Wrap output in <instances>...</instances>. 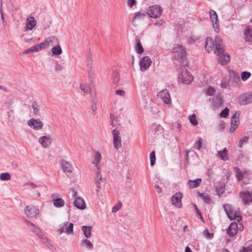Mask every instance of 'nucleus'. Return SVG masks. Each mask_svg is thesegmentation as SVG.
<instances>
[{"label":"nucleus","mask_w":252,"mask_h":252,"mask_svg":"<svg viewBox=\"0 0 252 252\" xmlns=\"http://www.w3.org/2000/svg\"><path fill=\"white\" fill-rule=\"evenodd\" d=\"M215 47V53L218 56V60L219 63L225 64L230 62V56L227 53H225L223 49V45L221 39L216 36L215 41L211 37H207L205 43L206 51L210 53Z\"/></svg>","instance_id":"1"},{"label":"nucleus","mask_w":252,"mask_h":252,"mask_svg":"<svg viewBox=\"0 0 252 252\" xmlns=\"http://www.w3.org/2000/svg\"><path fill=\"white\" fill-rule=\"evenodd\" d=\"M172 53L174 60L179 63L181 66L187 64L186 49L183 46L177 45L172 49Z\"/></svg>","instance_id":"2"},{"label":"nucleus","mask_w":252,"mask_h":252,"mask_svg":"<svg viewBox=\"0 0 252 252\" xmlns=\"http://www.w3.org/2000/svg\"><path fill=\"white\" fill-rule=\"evenodd\" d=\"M54 39V37H49L47 40L40 44L32 46L27 50L24 51L23 54H27L31 53L38 52L41 50L49 47L50 45V43L53 42Z\"/></svg>","instance_id":"3"},{"label":"nucleus","mask_w":252,"mask_h":252,"mask_svg":"<svg viewBox=\"0 0 252 252\" xmlns=\"http://www.w3.org/2000/svg\"><path fill=\"white\" fill-rule=\"evenodd\" d=\"M223 207L228 217L231 220L236 219L238 222L242 220L239 210L232 209L231 206L227 204L223 205Z\"/></svg>","instance_id":"4"},{"label":"nucleus","mask_w":252,"mask_h":252,"mask_svg":"<svg viewBox=\"0 0 252 252\" xmlns=\"http://www.w3.org/2000/svg\"><path fill=\"white\" fill-rule=\"evenodd\" d=\"M162 13V9L158 5L149 6L147 12V14L150 17L153 18H158L161 15Z\"/></svg>","instance_id":"5"},{"label":"nucleus","mask_w":252,"mask_h":252,"mask_svg":"<svg viewBox=\"0 0 252 252\" xmlns=\"http://www.w3.org/2000/svg\"><path fill=\"white\" fill-rule=\"evenodd\" d=\"M240 105H246L252 102V92L240 95L238 98Z\"/></svg>","instance_id":"6"},{"label":"nucleus","mask_w":252,"mask_h":252,"mask_svg":"<svg viewBox=\"0 0 252 252\" xmlns=\"http://www.w3.org/2000/svg\"><path fill=\"white\" fill-rule=\"evenodd\" d=\"M209 15L212 22L214 31L218 33L220 31V25L217 13L215 10L211 9L209 11Z\"/></svg>","instance_id":"7"},{"label":"nucleus","mask_w":252,"mask_h":252,"mask_svg":"<svg viewBox=\"0 0 252 252\" xmlns=\"http://www.w3.org/2000/svg\"><path fill=\"white\" fill-rule=\"evenodd\" d=\"M25 213L28 217L30 218H36L39 214L38 208L34 206H28L25 210Z\"/></svg>","instance_id":"8"},{"label":"nucleus","mask_w":252,"mask_h":252,"mask_svg":"<svg viewBox=\"0 0 252 252\" xmlns=\"http://www.w3.org/2000/svg\"><path fill=\"white\" fill-rule=\"evenodd\" d=\"M112 134L113 136V145L115 148L117 150L119 149L122 145L121 137L120 136V132L116 129L112 130Z\"/></svg>","instance_id":"9"},{"label":"nucleus","mask_w":252,"mask_h":252,"mask_svg":"<svg viewBox=\"0 0 252 252\" xmlns=\"http://www.w3.org/2000/svg\"><path fill=\"white\" fill-rule=\"evenodd\" d=\"M179 79L180 81L184 83L189 84L193 80V76L188 70H186L182 71L179 76Z\"/></svg>","instance_id":"10"},{"label":"nucleus","mask_w":252,"mask_h":252,"mask_svg":"<svg viewBox=\"0 0 252 252\" xmlns=\"http://www.w3.org/2000/svg\"><path fill=\"white\" fill-rule=\"evenodd\" d=\"M152 63L151 58L148 56H145L142 58L139 62L140 70L144 71L147 70Z\"/></svg>","instance_id":"11"},{"label":"nucleus","mask_w":252,"mask_h":252,"mask_svg":"<svg viewBox=\"0 0 252 252\" xmlns=\"http://www.w3.org/2000/svg\"><path fill=\"white\" fill-rule=\"evenodd\" d=\"M28 125L34 130L41 129L43 126V123L39 119H31L28 122Z\"/></svg>","instance_id":"12"},{"label":"nucleus","mask_w":252,"mask_h":252,"mask_svg":"<svg viewBox=\"0 0 252 252\" xmlns=\"http://www.w3.org/2000/svg\"><path fill=\"white\" fill-rule=\"evenodd\" d=\"M183 197V194L181 192L179 191L174 194L172 198V203L176 207L180 208L182 207V198Z\"/></svg>","instance_id":"13"},{"label":"nucleus","mask_w":252,"mask_h":252,"mask_svg":"<svg viewBox=\"0 0 252 252\" xmlns=\"http://www.w3.org/2000/svg\"><path fill=\"white\" fill-rule=\"evenodd\" d=\"M239 197L245 204H249L252 201V192L249 191H241Z\"/></svg>","instance_id":"14"},{"label":"nucleus","mask_w":252,"mask_h":252,"mask_svg":"<svg viewBox=\"0 0 252 252\" xmlns=\"http://www.w3.org/2000/svg\"><path fill=\"white\" fill-rule=\"evenodd\" d=\"M52 138L50 136H43L38 139V142L44 148H48L52 143Z\"/></svg>","instance_id":"15"},{"label":"nucleus","mask_w":252,"mask_h":252,"mask_svg":"<svg viewBox=\"0 0 252 252\" xmlns=\"http://www.w3.org/2000/svg\"><path fill=\"white\" fill-rule=\"evenodd\" d=\"M158 96L162 99L166 104H169L171 102L170 96L167 90H163L159 92Z\"/></svg>","instance_id":"16"},{"label":"nucleus","mask_w":252,"mask_h":252,"mask_svg":"<svg viewBox=\"0 0 252 252\" xmlns=\"http://www.w3.org/2000/svg\"><path fill=\"white\" fill-rule=\"evenodd\" d=\"M62 169L65 174L71 173L73 170L72 165L68 161L62 160L61 162Z\"/></svg>","instance_id":"17"},{"label":"nucleus","mask_w":252,"mask_h":252,"mask_svg":"<svg viewBox=\"0 0 252 252\" xmlns=\"http://www.w3.org/2000/svg\"><path fill=\"white\" fill-rule=\"evenodd\" d=\"M73 204L78 209L83 210L86 208L85 201L80 197H76L74 201Z\"/></svg>","instance_id":"18"},{"label":"nucleus","mask_w":252,"mask_h":252,"mask_svg":"<svg viewBox=\"0 0 252 252\" xmlns=\"http://www.w3.org/2000/svg\"><path fill=\"white\" fill-rule=\"evenodd\" d=\"M244 38L247 42H252V27L247 26L244 31Z\"/></svg>","instance_id":"19"},{"label":"nucleus","mask_w":252,"mask_h":252,"mask_svg":"<svg viewBox=\"0 0 252 252\" xmlns=\"http://www.w3.org/2000/svg\"><path fill=\"white\" fill-rule=\"evenodd\" d=\"M36 25V21L33 17H30L27 19L26 26L25 31L32 30Z\"/></svg>","instance_id":"20"},{"label":"nucleus","mask_w":252,"mask_h":252,"mask_svg":"<svg viewBox=\"0 0 252 252\" xmlns=\"http://www.w3.org/2000/svg\"><path fill=\"white\" fill-rule=\"evenodd\" d=\"M238 228L237 223L232 222L228 227L227 231V234L231 237H233L237 233V229Z\"/></svg>","instance_id":"21"},{"label":"nucleus","mask_w":252,"mask_h":252,"mask_svg":"<svg viewBox=\"0 0 252 252\" xmlns=\"http://www.w3.org/2000/svg\"><path fill=\"white\" fill-rule=\"evenodd\" d=\"M201 181V179H197L194 180H189L187 183V185L191 189L195 188L200 185Z\"/></svg>","instance_id":"22"},{"label":"nucleus","mask_w":252,"mask_h":252,"mask_svg":"<svg viewBox=\"0 0 252 252\" xmlns=\"http://www.w3.org/2000/svg\"><path fill=\"white\" fill-rule=\"evenodd\" d=\"M135 42L136 44L134 45V49L136 52L138 54H142L144 52V48L141 43L140 39L139 38H136Z\"/></svg>","instance_id":"23"},{"label":"nucleus","mask_w":252,"mask_h":252,"mask_svg":"<svg viewBox=\"0 0 252 252\" xmlns=\"http://www.w3.org/2000/svg\"><path fill=\"white\" fill-rule=\"evenodd\" d=\"M26 224L29 227V228L33 232L39 235L40 233V230L38 227H37L32 222L27 220L26 221Z\"/></svg>","instance_id":"24"},{"label":"nucleus","mask_w":252,"mask_h":252,"mask_svg":"<svg viewBox=\"0 0 252 252\" xmlns=\"http://www.w3.org/2000/svg\"><path fill=\"white\" fill-rule=\"evenodd\" d=\"M101 159V154L97 152H96L95 156L94 158V160L93 161V163L94 164L95 167L96 168L97 170L99 169V163L100 162Z\"/></svg>","instance_id":"25"},{"label":"nucleus","mask_w":252,"mask_h":252,"mask_svg":"<svg viewBox=\"0 0 252 252\" xmlns=\"http://www.w3.org/2000/svg\"><path fill=\"white\" fill-rule=\"evenodd\" d=\"M81 228L84 236L87 238H90L91 236L92 227L91 226L83 225L82 226Z\"/></svg>","instance_id":"26"},{"label":"nucleus","mask_w":252,"mask_h":252,"mask_svg":"<svg viewBox=\"0 0 252 252\" xmlns=\"http://www.w3.org/2000/svg\"><path fill=\"white\" fill-rule=\"evenodd\" d=\"M145 14L144 13L137 12L133 18L132 23L133 26H137V24L135 23V21L137 19H143L145 16Z\"/></svg>","instance_id":"27"},{"label":"nucleus","mask_w":252,"mask_h":252,"mask_svg":"<svg viewBox=\"0 0 252 252\" xmlns=\"http://www.w3.org/2000/svg\"><path fill=\"white\" fill-rule=\"evenodd\" d=\"M227 150L226 148H224L223 151H219L218 152V156L223 160H226L228 159Z\"/></svg>","instance_id":"28"},{"label":"nucleus","mask_w":252,"mask_h":252,"mask_svg":"<svg viewBox=\"0 0 252 252\" xmlns=\"http://www.w3.org/2000/svg\"><path fill=\"white\" fill-rule=\"evenodd\" d=\"M111 79L112 83L115 84H118L120 82V74L117 71H114L112 75Z\"/></svg>","instance_id":"29"},{"label":"nucleus","mask_w":252,"mask_h":252,"mask_svg":"<svg viewBox=\"0 0 252 252\" xmlns=\"http://www.w3.org/2000/svg\"><path fill=\"white\" fill-rule=\"evenodd\" d=\"M81 245L85 246L86 248L89 250H92L94 248L93 244L87 239L83 240L81 241Z\"/></svg>","instance_id":"30"},{"label":"nucleus","mask_w":252,"mask_h":252,"mask_svg":"<svg viewBox=\"0 0 252 252\" xmlns=\"http://www.w3.org/2000/svg\"><path fill=\"white\" fill-rule=\"evenodd\" d=\"M240 115V113H238V112L235 113L233 116H232L231 118V125L232 126H235L237 127L238 126L239 122L237 120V119H238V117Z\"/></svg>","instance_id":"31"},{"label":"nucleus","mask_w":252,"mask_h":252,"mask_svg":"<svg viewBox=\"0 0 252 252\" xmlns=\"http://www.w3.org/2000/svg\"><path fill=\"white\" fill-rule=\"evenodd\" d=\"M213 105L215 107H219L222 105L223 100L220 97L217 96L213 99Z\"/></svg>","instance_id":"32"},{"label":"nucleus","mask_w":252,"mask_h":252,"mask_svg":"<svg viewBox=\"0 0 252 252\" xmlns=\"http://www.w3.org/2000/svg\"><path fill=\"white\" fill-rule=\"evenodd\" d=\"M54 205L56 207H61L64 206V202L62 198H54L53 200Z\"/></svg>","instance_id":"33"},{"label":"nucleus","mask_w":252,"mask_h":252,"mask_svg":"<svg viewBox=\"0 0 252 252\" xmlns=\"http://www.w3.org/2000/svg\"><path fill=\"white\" fill-rule=\"evenodd\" d=\"M197 196L200 197L204 202L206 203H209L210 201V198L208 194H206L203 193L197 192Z\"/></svg>","instance_id":"34"},{"label":"nucleus","mask_w":252,"mask_h":252,"mask_svg":"<svg viewBox=\"0 0 252 252\" xmlns=\"http://www.w3.org/2000/svg\"><path fill=\"white\" fill-rule=\"evenodd\" d=\"M103 180V179L100 174L99 169L97 170V171H96V173L95 177V183H96V184H97V188H100V181H102Z\"/></svg>","instance_id":"35"},{"label":"nucleus","mask_w":252,"mask_h":252,"mask_svg":"<svg viewBox=\"0 0 252 252\" xmlns=\"http://www.w3.org/2000/svg\"><path fill=\"white\" fill-rule=\"evenodd\" d=\"M52 52L53 54L54 55H59L62 54V50L61 46L59 45H57L53 47Z\"/></svg>","instance_id":"36"},{"label":"nucleus","mask_w":252,"mask_h":252,"mask_svg":"<svg viewBox=\"0 0 252 252\" xmlns=\"http://www.w3.org/2000/svg\"><path fill=\"white\" fill-rule=\"evenodd\" d=\"M32 107L33 109V112L35 115H39V106L36 102H33L32 103Z\"/></svg>","instance_id":"37"},{"label":"nucleus","mask_w":252,"mask_h":252,"mask_svg":"<svg viewBox=\"0 0 252 252\" xmlns=\"http://www.w3.org/2000/svg\"><path fill=\"white\" fill-rule=\"evenodd\" d=\"M11 179V175L8 172L2 173L0 175V179L1 181H9Z\"/></svg>","instance_id":"38"},{"label":"nucleus","mask_w":252,"mask_h":252,"mask_svg":"<svg viewBox=\"0 0 252 252\" xmlns=\"http://www.w3.org/2000/svg\"><path fill=\"white\" fill-rule=\"evenodd\" d=\"M244 174L242 173L240 169H237L236 172V178L238 181H241L243 179Z\"/></svg>","instance_id":"39"},{"label":"nucleus","mask_w":252,"mask_h":252,"mask_svg":"<svg viewBox=\"0 0 252 252\" xmlns=\"http://www.w3.org/2000/svg\"><path fill=\"white\" fill-rule=\"evenodd\" d=\"M65 233L67 234L73 233V224L72 223H68L67 226L65 227Z\"/></svg>","instance_id":"40"},{"label":"nucleus","mask_w":252,"mask_h":252,"mask_svg":"<svg viewBox=\"0 0 252 252\" xmlns=\"http://www.w3.org/2000/svg\"><path fill=\"white\" fill-rule=\"evenodd\" d=\"M189 120L190 123L196 126L198 124V121L196 118V115L195 114H193L192 115L189 116Z\"/></svg>","instance_id":"41"},{"label":"nucleus","mask_w":252,"mask_h":252,"mask_svg":"<svg viewBox=\"0 0 252 252\" xmlns=\"http://www.w3.org/2000/svg\"><path fill=\"white\" fill-rule=\"evenodd\" d=\"M110 119H111V125L113 126H116L118 125H119V122L118 120V118L115 117L113 115H110Z\"/></svg>","instance_id":"42"},{"label":"nucleus","mask_w":252,"mask_h":252,"mask_svg":"<svg viewBox=\"0 0 252 252\" xmlns=\"http://www.w3.org/2000/svg\"><path fill=\"white\" fill-rule=\"evenodd\" d=\"M40 238L43 239V243H44L49 249H54V246L48 242V239H47L45 237H44L43 235H41Z\"/></svg>","instance_id":"43"},{"label":"nucleus","mask_w":252,"mask_h":252,"mask_svg":"<svg viewBox=\"0 0 252 252\" xmlns=\"http://www.w3.org/2000/svg\"><path fill=\"white\" fill-rule=\"evenodd\" d=\"M249 139V138L248 136H244V137L240 139L239 142V146L241 148L242 147L244 143H247L248 142Z\"/></svg>","instance_id":"44"},{"label":"nucleus","mask_w":252,"mask_h":252,"mask_svg":"<svg viewBox=\"0 0 252 252\" xmlns=\"http://www.w3.org/2000/svg\"><path fill=\"white\" fill-rule=\"evenodd\" d=\"M251 75L250 72L244 71L242 72L241 79L243 81H245L251 76Z\"/></svg>","instance_id":"45"},{"label":"nucleus","mask_w":252,"mask_h":252,"mask_svg":"<svg viewBox=\"0 0 252 252\" xmlns=\"http://www.w3.org/2000/svg\"><path fill=\"white\" fill-rule=\"evenodd\" d=\"M215 90L212 87H209L205 91V94L206 95H213L215 94Z\"/></svg>","instance_id":"46"},{"label":"nucleus","mask_w":252,"mask_h":252,"mask_svg":"<svg viewBox=\"0 0 252 252\" xmlns=\"http://www.w3.org/2000/svg\"><path fill=\"white\" fill-rule=\"evenodd\" d=\"M150 158L151 160V165L153 166L155 163L156 161V154L155 151H153L150 155Z\"/></svg>","instance_id":"47"},{"label":"nucleus","mask_w":252,"mask_h":252,"mask_svg":"<svg viewBox=\"0 0 252 252\" xmlns=\"http://www.w3.org/2000/svg\"><path fill=\"white\" fill-rule=\"evenodd\" d=\"M229 109L227 108H225L220 113V117L226 118L228 115Z\"/></svg>","instance_id":"48"},{"label":"nucleus","mask_w":252,"mask_h":252,"mask_svg":"<svg viewBox=\"0 0 252 252\" xmlns=\"http://www.w3.org/2000/svg\"><path fill=\"white\" fill-rule=\"evenodd\" d=\"M6 115L7 116L8 121L12 122L14 121V117L13 115V111H9L7 112Z\"/></svg>","instance_id":"49"},{"label":"nucleus","mask_w":252,"mask_h":252,"mask_svg":"<svg viewBox=\"0 0 252 252\" xmlns=\"http://www.w3.org/2000/svg\"><path fill=\"white\" fill-rule=\"evenodd\" d=\"M122 206V204L121 202L118 203L113 206L112 208V212L113 213H115L118 211Z\"/></svg>","instance_id":"50"},{"label":"nucleus","mask_w":252,"mask_h":252,"mask_svg":"<svg viewBox=\"0 0 252 252\" xmlns=\"http://www.w3.org/2000/svg\"><path fill=\"white\" fill-rule=\"evenodd\" d=\"M80 88L82 92L85 94L89 93L90 92V88L88 86L81 85Z\"/></svg>","instance_id":"51"},{"label":"nucleus","mask_w":252,"mask_h":252,"mask_svg":"<svg viewBox=\"0 0 252 252\" xmlns=\"http://www.w3.org/2000/svg\"><path fill=\"white\" fill-rule=\"evenodd\" d=\"M68 224V222H65L63 223V226L61 227L58 230V231L60 233L62 234L64 232H65V227L67 226Z\"/></svg>","instance_id":"52"},{"label":"nucleus","mask_w":252,"mask_h":252,"mask_svg":"<svg viewBox=\"0 0 252 252\" xmlns=\"http://www.w3.org/2000/svg\"><path fill=\"white\" fill-rule=\"evenodd\" d=\"M97 109L96 103L94 101V99H93V103L92 104L91 109L92 111V114H94L95 111Z\"/></svg>","instance_id":"53"},{"label":"nucleus","mask_w":252,"mask_h":252,"mask_svg":"<svg viewBox=\"0 0 252 252\" xmlns=\"http://www.w3.org/2000/svg\"><path fill=\"white\" fill-rule=\"evenodd\" d=\"M202 140V138H199L196 142V143H195V145H196V148L198 150H200L201 147H202V142L201 141Z\"/></svg>","instance_id":"54"},{"label":"nucleus","mask_w":252,"mask_h":252,"mask_svg":"<svg viewBox=\"0 0 252 252\" xmlns=\"http://www.w3.org/2000/svg\"><path fill=\"white\" fill-rule=\"evenodd\" d=\"M252 251V249L250 247H243L240 249V252H251Z\"/></svg>","instance_id":"55"},{"label":"nucleus","mask_w":252,"mask_h":252,"mask_svg":"<svg viewBox=\"0 0 252 252\" xmlns=\"http://www.w3.org/2000/svg\"><path fill=\"white\" fill-rule=\"evenodd\" d=\"M135 3V0H127V4L130 7H132Z\"/></svg>","instance_id":"56"},{"label":"nucleus","mask_w":252,"mask_h":252,"mask_svg":"<svg viewBox=\"0 0 252 252\" xmlns=\"http://www.w3.org/2000/svg\"><path fill=\"white\" fill-rule=\"evenodd\" d=\"M155 189L156 190V191L158 193H160L162 192V189L161 187H160L158 185H156L155 186Z\"/></svg>","instance_id":"57"},{"label":"nucleus","mask_w":252,"mask_h":252,"mask_svg":"<svg viewBox=\"0 0 252 252\" xmlns=\"http://www.w3.org/2000/svg\"><path fill=\"white\" fill-rule=\"evenodd\" d=\"M63 69V66L61 64H57L55 66V69L56 71H60L62 70Z\"/></svg>","instance_id":"58"},{"label":"nucleus","mask_w":252,"mask_h":252,"mask_svg":"<svg viewBox=\"0 0 252 252\" xmlns=\"http://www.w3.org/2000/svg\"><path fill=\"white\" fill-rule=\"evenodd\" d=\"M116 94L117 95H119L120 96H124L125 93L123 90H117L116 92Z\"/></svg>","instance_id":"59"},{"label":"nucleus","mask_w":252,"mask_h":252,"mask_svg":"<svg viewBox=\"0 0 252 252\" xmlns=\"http://www.w3.org/2000/svg\"><path fill=\"white\" fill-rule=\"evenodd\" d=\"M71 191H72V195L73 197H75L77 194V192L74 190L73 189H71Z\"/></svg>","instance_id":"60"},{"label":"nucleus","mask_w":252,"mask_h":252,"mask_svg":"<svg viewBox=\"0 0 252 252\" xmlns=\"http://www.w3.org/2000/svg\"><path fill=\"white\" fill-rule=\"evenodd\" d=\"M236 128H237L236 126H231L230 129H229V131L231 133H232L235 131V130L236 129Z\"/></svg>","instance_id":"61"},{"label":"nucleus","mask_w":252,"mask_h":252,"mask_svg":"<svg viewBox=\"0 0 252 252\" xmlns=\"http://www.w3.org/2000/svg\"><path fill=\"white\" fill-rule=\"evenodd\" d=\"M162 24V21L160 20L159 21H157L155 23V25L156 26H161Z\"/></svg>","instance_id":"62"},{"label":"nucleus","mask_w":252,"mask_h":252,"mask_svg":"<svg viewBox=\"0 0 252 252\" xmlns=\"http://www.w3.org/2000/svg\"><path fill=\"white\" fill-rule=\"evenodd\" d=\"M0 90L2 91L3 92H5L6 91V89L4 88L3 86L0 85Z\"/></svg>","instance_id":"63"},{"label":"nucleus","mask_w":252,"mask_h":252,"mask_svg":"<svg viewBox=\"0 0 252 252\" xmlns=\"http://www.w3.org/2000/svg\"><path fill=\"white\" fill-rule=\"evenodd\" d=\"M185 252H192V251L189 247H187L185 249Z\"/></svg>","instance_id":"64"}]
</instances>
